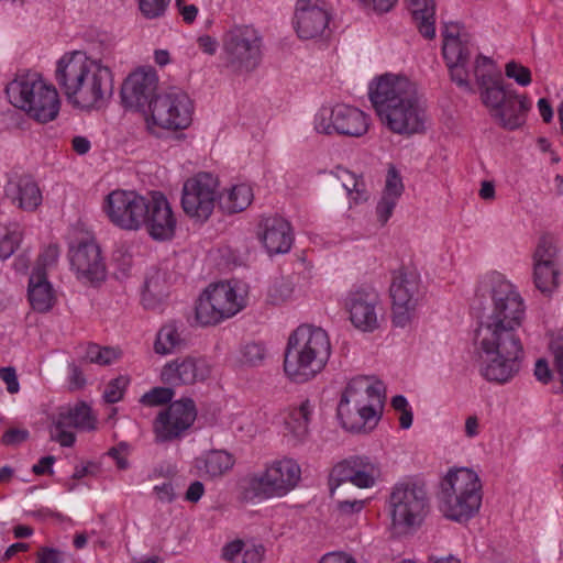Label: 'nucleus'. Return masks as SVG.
<instances>
[{"mask_svg":"<svg viewBox=\"0 0 563 563\" xmlns=\"http://www.w3.org/2000/svg\"><path fill=\"white\" fill-rule=\"evenodd\" d=\"M265 549L261 544L247 543L243 558L240 563H261Z\"/></svg>","mask_w":563,"mask_h":563,"instance_id":"obj_54","label":"nucleus"},{"mask_svg":"<svg viewBox=\"0 0 563 563\" xmlns=\"http://www.w3.org/2000/svg\"><path fill=\"white\" fill-rule=\"evenodd\" d=\"M156 497L163 503H172L175 499V490L172 483L155 485L153 488Z\"/></svg>","mask_w":563,"mask_h":563,"instance_id":"obj_59","label":"nucleus"},{"mask_svg":"<svg viewBox=\"0 0 563 563\" xmlns=\"http://www.w3.org/2000/svg\"><path fill=\"white\" fill-rule=\"evenodd\" d=\"M318 563H357L355 559L344 552H328Z\"/></svg>","mask_w":563,"mask_h":563,"instance_id":"obj_60","label":"nucleus"},{"mask_svg":"<svg viewBox=\"0 0 563 563\" xmlns=\"http://www.w3.org/2000/svg\"><path fill=\"white\" fill-rule=\"evenodd\" d=\"M241 498L250 504L279 498L266 468L246 474L240 482Z\"/></svg>","mask_w":563,"mask_h":563,"instance_id":"obj_30","label":"nucleus"},{"mask_svg":"<svg viewBox=\"0 0 563 563\" xmlns=\"http://www.w3.org/2000/svg\"><path fill=\"white\" fill-rule=\"evenodd\" d=\"M390 525L396 533H409L420 527L429 511L423 485L413 481L395 484L387 500Z\"/></svg>","mask_w":563,"mask_h":563,"instance_id":"obj_10","label":"nucleus"},{"mask_svg":"<svg viewBox=\"0 0 563 563\" xmlns=\"http://www.w3.org/2000/svg\"><path fill=\"white\" fill-rule=\"evenodd\" d=\"M59 257V249L56 244H51L38 255L35 267H41L45 273L46 269L54 266Z\"/></svg>","mask_w":563,"mask_h":563,"instance_id":"obj_49","label":"nucleus"},{"mask_svg":"<svg viewBox=\"0 0 563 563\" xmlns=\"http://www.w3.org/2000/svg\"><path fill=\"white\" fill-rule=\"evenodd\" d=\"M27 438L29 431L26 429L11 428L3 433L1 441L5 445H18Z\"/></svg>","mask_w":563,"mask_h":563,"instance_id":"obj_53","label":"nucleus"},{"mask_svg":"<svg viewBox=\"0 0 563 563\" xmlns=\"http://www.w3.org/2000/svg\"><path fill=\"white\" fill-rule=\"evenodd\" d=\"M65 553L58 549L43 547L36 553V563H64Z\"/></svg>","mask_w":563,"mask_h":563,"instance_id":"obj_51","label":"nucleus"},{"mask_svg":"<svg viewBox=\"0 0 563 563\" xmlns=\"http://www.w3.org/2000/svg\"><path fill=\"white\" fill-rule=\"evenodd\" d=\"M234 456L224 450H210L201 453L192 461L191 472L207 479L222 477L233 468Z\"/></svg>","mask_w":563,"mask_h":563,"instance_id":"obj_31","label":"nucleus"},{"mask_svg":"<svg viewBox=\"0 0 563 563\" xmlns=\"http://www.w3.org/2000/svg\"><path fill=\"white\" fill-rule=\"evenodd\" d=\"M198 47L206 54L213 55L217 52L218 43L217 41L209 36V35H202L198 37Z\"/></svg>","mask_w":563,"mask_h":563,"instance_id":"obj_64","label":"nucleus"},{"mask_svg":"<svg viewBox=\"0 0 563 563\" xmlns=\"http://www.w3.org/2000/svg\"><path fill=\"white\" fill-rule=\"evenodd\" d=\"M253 199L252 186L247 183H239L224 189L219 195V206L223 212L232 214L245 210Z\"/></svg>","mask_w":563,"mask_h":563,"instance_id":"obj_36","label":"nucleus"},{"mask_svg":"<svg viewBox=\"0 0 563 563\" xmlns=\"http://www.w3.org/2000/svg\"><path fill=\"white\" fill-rule=\"evenodd\" d=\"M333 473L340 482H349L358 488H372L379 481V465L367 456H353L336 464Z\"/></svg>","mask_w":563,"mask_h":563,"instance_id":"obj_26","label":"nucleus"},{"mask_svg":"<svg viewBox=\"0 0 563 563\" xmlns=\"http://www.w3.org/2000/svg\"><path fill=\"white\" fill-rule=\"evenodd\" d=\"M490 117L504 129L516 130L526 122L531 101L515 90L494 88L482 100Z\"/></svg>","mask_w":563,"mask_h":563,"instance_id":"obj_16","label":"nucleus"},{"mask_svg":"<svg viewBox=\"0 0 563 563\" xmlns=\"http://www.w3.org/2000/svg\"><path fill=\"white\" fill-rule=\"evenodd\" d=\"M146 207L143 228L147 234L158 242L172 240L176 233L177 218L166 196L161 191H151Z\"/></svg>","mask_w":563,"mask_h":563,"instance_id":"obj_21","label":"nucleus"},{"mask_svg":"<svg viewBox=\"0 0 563 563\" xmlns=\"http://www.w3.org/2000/svg\"><path fill=\"white\" fill-rule=\"evenodd\" d=\"M482 500V481L472 468H450L440 482L439 509L449 520L468 521L479 511Z\"/></svg>","mask_w":563,"mask_h":563,"instance_id":"obj_8","label":"nucleus"},{"mask_svg":"<svg viewBox=\"0 0 563 563\" xmlns=\"http://www.w3.org/2000/svg\"><path fill=\"white\" fill-rule=\"evenodd\" d=\"M71 269L84 284H97L106 278V265L101 250L93 239H87L69 250Z\"/></svg>","mask_w":563,"mask_h":563,"instance_id":"obj_22","label":"nucleus"},{"mask_svg":"<svg viewBox=\"0 0 563 563\" xmlns=\"http://www.w3.org/2000/svg\"><path fill=\"white\" fill-rule=\"evenodd\" d=\"M442 55L451 80L460 88L471 91V75L474 76L483 100L486 92L504 88L500 70L495 60L475 52L470 36L457 23L444 24L442 31Z\"/></svg>","mask_w":563,"mask_h":563,"instance_id":"obj_4","label":"nucleus"},{"mask_svg":"<svg viewBox=\"0 0 563 563\" xmlns=\"http://www.w3.org/2000/svg\"><path fill=\"white\" fill-rule=\"evenodd\" d=\"M169 278L166 271L153 268L145 278L142 292V303L145 309H158L163 300L168 296Z\"/></svg>","mask_w":563,"mask_h":563,"instance_id":"obj_35","label":"nucleus"},{"mask_svg":"<svg viewBox=\"0 0 563 563\" xmlns=\"http://www.w3.org/2000/svg\"><path fill=\"white\" fill-rule=\"evenodd\" d=\"M560 265L533 267L534 284L542 292H551L559 285Z\"/></svg>","mask_w":563,"mask_h":563,"instance_id":"obj_41","label":"nucleus"},{"mask_svg":"<svg viewBox=\"0 0 563 563\" xmlns=\"http://www.w3.org/2000/svg\"><path fill=\"white\" fill-rule=\"evenodd\" d=\"M21 241H22L21 231L13 230L11 232H8L0 240V258L3 261L9 258L15 252V250L19 247Z\"/></svg>","mask_w":563,"mask_h":563,"instance_id":"obj_47","label":"nucleus"},{"mask_svg":"<svg viewBox=\"0 0 563 563\" xmlns=\"http://www.w3.org/2000/svg\"><path fill=\"white\" fill-rule=\"evenodd\" d=\"M158 75L152 67H140L123 81L121 97L129 108L150 109L151 102L158 96Z\"/></svg>","mask_w":563,"mask_h":563,"instance_id":"obj_23","label":"nucleus"},{"mask_svg":"<svg viewBox=\"0 0 563 563\" xmlns=\"http://www.w3.org/2000/svg\"><path fill=\"white\" fill-rule=\"evenodd\" d=\"M365 507V500L362 499H346L336 501V511L342 517H351L360 514Z\"/></svg>","mask_w":563,"mask_h":563,"instance_id":"obj_50","label":"nucleus"},{"mask_svg":"<svg viewBox=\"0 0 563 563\" xmlns=\"http://www.w3.org/2000/svg\"><path fill=\"white\" fill-rule=\"evenodd\" d=\"M184 345V339L174 323L163 325L157 332L154 351L161 355L174 353Z\"/></svg>","mask_w":563,"mask_h":563,"instance_id":"obj_39","label":"nucleus"},{"mask_svg":"<svg viewBox=\"0 0 563 563\" xmlns=\"http://www.w3.org/2000/svg\"><path fill=\"white\" fill-rule=\"evenodd\" d=\"M223 54L227 64L235 71H253L262 60L263 37L251 25L234 26L224 34Z\"/></svg>","mask_w":563,"mask_h":563,"instance_id":"obj_12","label":"nucleus"},{"mask_svg":"<svg viewBox=\"0 0 563 563\" xmlns=\"http://www.w3.org/2000/svg\"><path fill=\"white\" fill-rule=\"evenodd\" d=\"M129 384L128 378L125 377H118L109 382L107 385L104 391H103V398L109 404L118 402L122 399L125 388Z\"/></svg>","mask_w":563,"mask_h":563,"instance_id":"obj_46","label":"nucleus"},{"mask_svg":"<svg viewBox=\"0 0 563 563\" xmlns=\"http://www.w3.org/2000/svg\"><path fill=\"white\" fill-rule=\"evenodd\" d=\"M479 433H481L479 419L477 418V416H474V415L468 416L465 419V424H464L465 437L473 439V438H476Z\"/></svg>","mask_w":563,"mask_h":563,"instance_id":"obj_63","label":"nucleus"},{"mask_svg":"<svg viewBox=\"0 0 563 563\" xmlns=\"http://www.w3.org/2000/svg\"><path fill=\"white\" fill-rule=\"evenodd\" d=\"M505 75L514 79L521 87H527L532 81L530 69L515 60H510L506 64Z\"/></svg>","mask_w":563,"mask_h":563,"instance_id":"obj_45","label":"nucleus"},{"mask_svg":"<svg viewBox=\"0 0 563 563\" xmlns=\"http://www.w3.org/2000/svg\"><path fill=\"white\" fill-rule=\"evenodd\" d=\"M55 457L52 455L42 457L36 464L33 465L32 472L36 475L52 474Z\"/></svg>","mask_w":563,"mask_h":563,"instance_id":"obj_62","label":"nucleus"},{"mask_svg":"<svg viewBox=\"0 0 563 563\" xmlns=\"http://www.w3.org/2000/svg\"><path fill=\"white\" fill-rule=\"evenodd\" d=\"M121 356V351L114 347L89 344L86 351V358L98 365H110Z\"/></svg>","mask_w":563,"mask_h":563,"instance_id":"obj_42","label":"nucleus"},{"mask_svg":"<svg viewBox=\"0 0 563 563\" xmlns=\"http://www.w3.org/2000/svg\"><path fill=\"white\" fill-rule=\"evenodd\" d=\"M218 185V179L209 173L188 178L183 186L184 212L199 221L208 220L214 209Z\"/></svg>","mask_w":563,"mask_h":563,"instance_id":"obj_17","label":"nucleus"},{"mask_svg":"<svg viewBox=\"0 0 563 563\" xmlns=\"http://www.w3.org/2000/svg\"><path fill=\"white\" fill-rule=\"evenodd\" d=\"M26 297L32 310L37 313L49 312L57 302L56 290L41 267H34L31 272Z\"/></svg>","mask_w":563,"mask_h":563,"instance_id":"obj_28","label":"nucleus"},{"mask_svg":"<svg viewBox=\"0 0 563 563\" xmlns=\"http://www.w3.org/2000/svg\"><path fill=\"white\" fill-rule=\"evenodd\" d=\"M5 197L12 205L24 211H34L42 203V192L30 176L10 179L4 187Z\"/></svg>","mask_w":563,"mask_h":563,"instance_id":"obj_29","label":"nucleus"},{"mask_svg":"<svg viewBox=\"0 0 563 563\" xmlns=\"http://www.w3.org/2000/svg\"><path fill=\"white\" fill-rule=\"evenodd\" d=\"M404 190L405 186L399 172L395 166H390L386 174L380 198L376 205V216L382 225L386 224L393 216Z\"/></svg>","mask_w":563,"mask_h":563,"instance_id":"obj_33","label":"nucleus"},{"mask_svg":"<svg viewBox=\"0 0 563 563\" xmlns=\"http://www.w3.org/2000/svg\"><path fill=\"white\" fill-rule=\"evenodd\" d=\"M243 550V541L234 540L225 544L222 549V558L230 563H240V551Z\"/></svg>","mask_w":563,"mask_h":563,"instance_id":"obj_55","label":"nucleus"},{"mask_svg":"<svg viewBox=\"0 0 563 563\" xmlns=\"http://www.w3.org/2000/svg\"><path fill=\"white\" fill-rule=\"evenodd\" d=\"M5 93L14 108L37 123H49L59 114V93L56 87L38 73L16 76L7 85Z\"/></svg>","mask_w":563,"mask_h":563,"instance_id":"obj_7","label":"nucleus"},{"mask_svg":"<svg viewBox=\"0 0 563 563\" xmlns=\"http://www.w3.org/2000/svg\"><path fill=\"white\" fill-rule=\"evenodd\" d=\"M384 393L382 382L366 376L352 378L338 405V418L342 427L356 433L373 430L380 418Z\"/></svg>","mask_w":563,"mask_h":563,"instance_id":"obj_6","label":"nucleus"},{"mask_svg":"<svg viewBox=\"0 0 563 563\" xmlns=\"http://www.w3.org/2000/svg\"><path fill=\"white\" fill-rule=\"evenodd\" d=\"M265 466L279 498L292 492L301 479L300 465L292 459H278L267 463Z\"/></svg>","mask_w":563,"mask_h":563,"instance_id":"obj_32","label":"nucleus"},{"mask_svg":"<svg viewBox=\"0 0 563 563\" xmlns=\"http://www.w3.org/2000/svg\"><path fill=\"white\" fill-rule=\"evenodd\" d=\"M96 428V418L85 402L62 407L53 418L51 438L62 446H73L76 441L74 429L90 431Z\"/></svg>","mask_w":563,"mask_h":563,"instance_id":"obj_20","label":"nucleus"},{"mask_svg":"<svg viewBox=\"0 0 563 563\" xmlns=\"http://www.w3.org/2000/svg\"><path fill=\"white\" fill-rule=\"evenodd\" d=\"M247 303V291L238 282L209 285L199 296L195 317L201 325H216L236 316Z\"/></svg>","mask_w":563,"mask_h":563,"instance_id":"obj_9","label":"nucleus"},{"mask_svg":"<svg viewBox=\"0 0 563 563\" xmlns=\"http://www.w3.org/2000/svg\"><path fill=\"white\" fill-rule=\"evenodd\" d=\"M175 393L169 387H154L145 393L140 401L147 407H156L172 401Z\"/></svg>","mask_w":563,"mask_h":563,"instance_id":"obj_44","label":"nucleus"},{"mask_svg":"<svg viewBox=\"0 0 563 563\" xmlns=\"http://www.w3.org/2000/svg\"><path fill=\"white\" fill-rule=\"evenodd\" d=\"M534 376L542 384H548L551 380L552 373L545 360L540 358L536 362Z\"/></svg>","mask_w":563,"mask_h":563,"instance_id":"obj_61","label":"nucleus"},{"mask_svg":"<svg viewBox=\"0 0 563 563\" xmlns=\"http://www.w3.org/2000/svg\"><path fill=\"white\" fill-rule=\"evenodd\" d=\"M211 366L205 358L184 357L165 364L161 371V380L169 386L191 385L206 380Z\"/></svg>","mask_w":563,"mask_h":563,"instance_id":"obj_25","label":"nucleus"},{"mask_svg":"<svg viewBox=\"0 0 563 563\" xmlns=\"http://www.w3.org/2000/svg\"><path fill=\"white\" fill-rule=\"evenodd\" d=\"M0 378L7 384V390L10 394H16L20 389V384L13 367L0 368Z\"/></svg>","mask_w":563,"mask_h":563,"instance_id":"obj_56","label":"nucleus"},{"mask_svg":"<svg viewBox=\"0 0 563 563\" xmlns=\"http://www.w3.org/2000/svg\"><path fill=\"white\" fill-rule=\"evenodd\" d=\"M203 495L205 485L199 481H195L188 486L184 499L188 503L196 504L201 499Z\"/></svg>","mask_w":563,"mask_h":563,"instance_id":"obj_58","label":"nucleus"},{"mask_svg":"<svg viewBox=\"0 0 563 563\" xmlns=\"http://www.w3.org/2000/svg\"><path fill=\"white\" fill-rule=\"evenodd\" d=\"M55 79L68 103L80 110L101 109L113 92L111 68L84 51L65 53L56 62Z\"/></svg>","mask_w":563,"mask_h":563,"instance_id":"obj_2","label":"nucleus"},{"mask_svg":"<svg viewBox=\"0 0 563 563\" xmlns=\"http://www.w3.org/2000/svg\"><path fill=\"white\" fill-rule=\"evenodd\" d=\"M477 295L492 299V311L475 332L478 372L489 383L506 385L520 373L525 360L519 333L526 320L525 300L509 280L496 273L481 282Z\"/></svg>","mask_w":563,"mask_h":563,"instance_id":"obj_1","label":"nucleus"},{"mask_svg":"<svg viewBox=\"0 0 563 563\" xmlns=\"http://www.w3.org/2000/svg\"><path fill=\"white\" fill-rule=\"evenodd\" d=\"M137 8L146 20H156L165 16L170 0H136Z\"/></svg>","mask_w":563,"mask_h":563,"instance_id":"obj_43","label":"nucleus"},{"mask_svg":"<svg viewBox=\"0 0 563 563\" xmlns=\"http://www.w3.org/2000/svg\"><path fill=\"white\" fill-rule=\"evenodd\" d=\"M258 238L269 255L290 251L294 234L290 223L283 217L271 216L260 222Z\"/></svg>","mask_w":563,"mask_h":563,"instance_id":"obj_27","label":"nucleus"},{"mask_svg":"<svg viewBox=\"0 0 563 563\" xmlns=\"http://www.w3.org/2000/svg\"><path fill=\"white\" fill-rule=\"evenodd\" d=\"M331 353V341L325 330L301 324L288 338L284 372L295 383L309 382L324 369Z\"/></svg>","mask_w":563,"mask_h":563,"instance_id":"obj_5","label":"nucleus"},{"mask_svg":"<svg viewBox=\"0 0 563 563\" xmlns=\"http://www.w3.org/2000/svg\"><path fill=\"white\" fill-rule=\"evenodd\" d=\"M382 123L393 133L410 136L427 129V108L417 85L405 76L386 74L369 89Z\"/></svg>","mask_w":563,"mask_h":563,"instance_id":"obj_3","label":"nucleus"},{"mask_svg":"<svg viewBox=\"0 0 563 563\" xmlns=\"http://www.w3.org/2000/svg\"><path fill=\"white\" fill-rule=\"evenodd\" d=\"M314 406L309 399L300 402L298 407L289 409L285 418V434L295 443H303L309 434V424Z\"/></svg>","mask_w":563,"mask_h":563,"instance_id":"obj_34","label":"nucleus"},{"mask_svg":"<svg viewBox=\"0 0 563 563\" xmlns=\"http://www.w3.org/2000/svg\"><path fill=\"white\" fill-rule=\"evenodd\" d=\"M195 103L181 90L158 95L144 112L147 131L157 135L161 131L177 132L188 129L194 120Z\"/></svg>","mask_w":563,"mask_h":563,"instance_id":"obj_11","label":"nucleus"},{"mask_svg":"<svg viewBox=\"0 0 563 563\" xmlns=\"http://www.w3.org/2000/svg\"><path fill=\"white\" fill-rule=\"evenodd\" d=\"M314 130L320 134H341L360 137L367 133L369 118L362 110L338 103L333 107L323 106L314 114Z\"/></svg>","mask_w":563,"mask_h":563,"instance_id":"obj_14","label":"nucleus"},{"mask_svg":"<svg viewBox=\"0 0 563 563\" xmlns=\"http://www.w3.org/2000/svg\"><path fill=\"white\" fill-rule=\"evenodd\" d=\"M129 452L130 445L125 442H121L117 446L111 448L108 454L115 461V464L120 470H124L128 467Z\"/></svg>","mask_w":563,"mask_h":563,"instance_id":"obj_52","label":"nucleus"},{"mask_svg":"<svg viewBox=\"0 0 563 563\" xmlns=\"http://www.w3.org/2000/svg\"><path fill=\"white\" fill-rule=\"evenodd\" d=\"M560 265L559 249L551 236H542L533 253V267Z\"/></svg>","mask_w":563,"mask_h":563,"instance_id":"obj_40","label":"nucleus"},{"mask_svg":"<svg viewBox=\"0 0 563 563\" xmlns=\"http://www.w3.org/2000/svg\"><path fill=\"white\" fill-rule=\"evenodd\" d=\"M344 308L349 320L355 329L372 333L379 328L380 297L371 286H358L351 289L344 299Z\"/></svg>","mask_w":563,"mask_h":563,"instance_id":"obj_18","label":"nucleus"},{"mask_svg":"<svg viewBox=\"0 0 563 563\" xmlns=\"http://www.w3.org/2000/svg\"><path fill=\"white\" fill-rule=\"evenodd\" d=\"M408 9L412 15L420 34L432 40L435 37V1L407 0Z\"/></svg>","mask_w":563,"mask_h":563,"instance_id":"obj_37","label":"nucleus"},{"mask_svg":"<svg viewBox=\"0 0 563 563\" xmlns=\"http://www.w3.org/2000/svg\"><path fill=\"white\" fill-rule=\"evenodd\" d=\"M391 298V323L396 328H406L417 316L422 298L420 275L408 268L393 273L389 287Z\"/></svg>","mask_w":563,"mask_h":563,"instance_id":"obj_13","label":"nucleus"},{"mask_svg":"<svg viewBox=\"0 0 563 563\" xmlns=\"http://www.w3.org/2000/svg\"><path fill=\"white\" fill-rule=\"evenodd\" d=\"M332 174L339 181H341V185L346 191L350 200L354 203L364 202L368 199V191L362 176H357L343 167H336Z\"/></svg>","mask_w":563,"mask_h":563,"instance_id":"obj_38","label":"nucleus"},{"mask_svg":"<svg viewBox=\"0 0 563 563\" xmlns=\"http://www.w3.org/2000/svg\"><path fill=\"white\" fill-rule=\"evenodd\" d=\"M197 410L194 400L187 398L170 402L153 421L156 443H167L180 439L194 424Z\"/></svg>","mask_w":563,"mask_h":563,"instance_id":"obj_19","label":"nucleus"},{"mask_svg":"<svg viewBox=\"0 0 563 563\" xmlns=\"http://www.w3.org/2000/svg\"><path fill=\"white\" fill-rule=\"evenodd\" d=\"M176 7L184 22L190 24L198 15L199 9L195 4H188L184 0H176Z\"/></svg>","mask_w":563,"mask_h":563,"instance_id":"obj_57","label":"nucleus"},{"mask_svg":"<svg viewBox=\"0 0 563 563\" xmlns=\"http://www.w3.org/2000/svg\"><path fill=\"white\" fill-rule=\"evenodd\" d=\"M330 20L331 14L320 0H297L292 23L299 38L322 36Z\"/></svg>","mask_w":563,"mask_h":563,"instance_id":"obj_24","label":"nucleus"},{"mask_svg":"<svg viewBox=\"0 0 563 563\" xmlns=\"http://www.w3.org/2000/svg\"><path fill=\"white\" fill-rule=\"evenodd\" d=\"M146 202L147 196H142L134 190L117 189L107 195L103 211L115 227L139 231L144 224Z\"/></svg>","mask_w":563,"mask_h":563,"instance_id":"obj_15","label":"nucleus"},{"mask_svg":"<svg viewBox=\"0 0 563 563\" xmlns=\"http://www.w3.org/2000/svg\"><path fill=\"white\" fill-rule=\"evenodd\" d=\"M265 357V349L260 343H247L241 352V362L245 365H258Z\"/></svg>","mask_w":563,"mask_h":563,"instance_id":"obj_48","label":"nucleus"}]
</instances>
